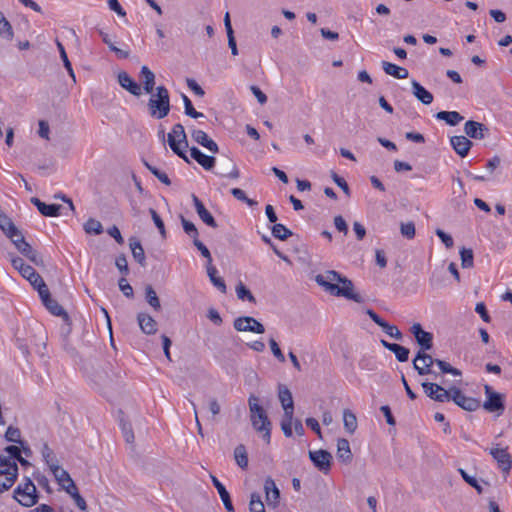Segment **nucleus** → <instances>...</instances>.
I'll use <instances>...</instances> for the list:
<instances>
[{"label":"nucleus","instance_id":"1","mask_svg":"<svg viewBox=\"0 0 512 512\" xmlns=\"http://www.w3.org/2000/svg\"><path fill=\"white\" fill-rule=\"evenodd\" d=\"M315 281L333 296H342L357 303L363 302V298L354 292L353 282L337 271L328 270L325 274H318Z\"/></svg>","mask_w":512,"mask_h":512},{"label":"nucleus","instance_id":"2","mask_svg":"<svg viewBox=\"0 0 512 512\" xmlns=\"http://www.w3.org/2000/svg\"><path fill=\"white\" fill-rule=\"evenodd\" d=\"M258 401L259 399L254 394H251L248 398L251 424L257 432L262 433V438L266 443H270L272 424L266 410Z\"/></svg>","mask_w":512,"mask_h":512},{"label":"nucleus","instance_id":"3","mask_svg":"<svg viewBox=\"0 0 512 512\" xmlns=\"http://www.w3.org/2000/svg\"><path fill=\"white\" fill-rule=\"evenodd\" d=\"M151 97L148 100V110L152 118L163 119L171 109L170 96L167 88L163 85L155 88V93H150Z\"/></svg>","mask_w":512,"mask_h":512},{"label":"nucleus","instance_id":"4","mask_svg":"<svg viewBox=\"0 0 512 512\" xmlns=\"http://www.w3.org/2000/svg\"><path fill=\"white\" fill-rule=\"evenodd\" d=\"M167 141L171 150L186 163L190 164V160L186 154L188 148V139L185 133L184 126L181 123H177L172 127V130L167 135Z\"/></svg>","mask_w":512,"mask_h":512},{"label":"nucleus","instance_id":"5","mask_svg":"<svg viewBox=\"0 0 512 512\" xmlns=\"http://www.w3.org/2000/svg\"><path fill=\"white\" fill-rule=\"evenodd\" d=\"M18 477V466L10 457L0 455V493L9 490Z\"/></svg>","mask_w":512,"mask_h":512},{"label":"nucleus","instance_id":"6","mask_svg":"<svg viewBox=\"0 0 512 512\" xmlns=\"http://www.w3.org/2000/svg\"><path fill=\"white\" fill-rule=\"evenodd\" d=\"M24 484H19L13 492L14 499L24 507L34 506L39 499L37 490L30 478H25Z\"/></svg>","mask_w":512,"mask_h":512},{"label":"nucleus","instance_id":"7","mask_svg":"<svg viewBox=\"0 0 512 512\" xmlns=\"http://www.w3.org/2000/svg\"><path fill=\"white\" fill-rule=\"evenodd\" d=\"M484 393L486 400L483 403V408L489 413H497L501 415L505 410V395L493 390L490 385L484 386Z\"/></svg>","mask_w":512,"mask_h":512},{"label":"nucleus","instance_id":"8","mask_svg":"<svg viewBox=\"0 0 512 512\" xmlns=\"http://www.w3.org/2000/svg\"><path fill=\"white\" fill-rule=\"evenodd\" d=\"M450 400L468 412L476 411L481 406L480 400L466 396L461 389L456 386L449 388V401Z\"/></svg>","mask_w":512,"mask_h":512},{"label":"nucleus","instance_id":"9","mask_svg":"<svg viewBox=\"0 0 512 512\" xmlns=\"http://www.w3.org/2000/svg\"><path fill=\"white\" fill-rule=\"evenodd\" d=\"M427 350H419L413 359V368L420 376L435 374L432 366L435 364V358L426 352Z\"/></svg>","mask_w":512,"mask_h":512},{"label":"nucleus","instance_id":"10","mask_svg":"<svg viewBox=\"0 0 512 512\" xmlns=\"http://www.w3.org/2000/svg\"><path fill=\"white\" fill-rule=\"evenodd\" d=\"M233 327L238 332H253L257 334L265 332L264 325L251 316H241L234 319Z\"/></svg>","mask_w":512,"mask_h":512},{"label":"nucleus","instance_id":"11","mask_svg":"<svg viewBox=\"0 0 512 512\" xmlns=\"http://www.w3.org/2000/svg\"><path fill=\"white\" fill-rule=\"evenodd\" d=\"M12 243L23 256L28 258L35 265L44 266L42 256L35 249H33L28 242L25 241L22 233L20 236H17L14 240H12Z\"/></svg>","mask_w":512,"mask_h":512},{"label":"nucleus","instance_id":"12","mask_svg":"<svg viewBox=\"0 0 512 512\" xmlns=\"http://www.w3.org/2000/svg\"><path fill=\"white\" fill-rule=\"evenodd\" d=\"M309 459L313 465L324 474L330 471L333 458L329 451L324 449L309 451Z\"/></svg>","mask_w":512,"mask_h":512},{"label":"nucleus","instance_id":"13","mask_svg":"<svg viewBox=\"0 0 512 512\" xmlns=\"http://www.w3.org/2000/svg\"><path fill=\"white\" fill-rule=\"evenodd\" d=\"M508 448L492 447L489 449V454L496 461L498 468L504 473L509 474L512 468V457L508 453Z\"/></svg>","mask_w":512,"mask_h":512},{"label":"nucleus","instance_id":"14","mask_svg":"<svg viewBox=\"0 0 512 512\" xmlns=\"http://www.w3.org/2000/svg\"><path fill=\"white\" fill-rule=\"evenodd\" d=\"M421 386L430 399L436 402L449 401V389L443 388L440 384L424 381Z\"/></svg>","mask_w":512,"mask_h":512},{"label":"nucleus","instance_id":"15","mask_svg":"<svg viewBox=\"0 0 512 512\" xmlns=\"http://www.w3.org/2000/svg\"><path fill=\"white\" fill-rule=\"evenodd\" d=\"M420 350H431L433 348V335L425 331L420 323H414L410 328Z\"/></svg>","mask_w":512,"mask_h":512},{"label":"nucleus","instance_id":"16","mask_svg":"<svg viewBox=\"0 0 512 512\" xmlns=\"http://www.w3.org/2000/svg\"><path fill=\"white\" fill-rule=\"evenodd\" d=\"M40 298L43 305L51 314L55 316H61L64 322H68L70 320L68 313L55 299L51 297L49 290L44 291Z\"/></svg>","mask_w":512,"mask_h":512},{"label":"nucleus","instance_id":"17","mask_svg":"<svg viewBox=\"0 0 512 512\" xmlns=\"http://www.w3.org/2000/svg\"><path fill=\"white\" fill-rule=\"evenodd\" d=\"M464 132L469 138L482 140L489 132V129L483 123L474 120H468L464 125Z\"/></svg>","mask_w":512,"mask_h":512},{"label":"nucleus","instance_id":"18","mask_svg":"<svg viewBox=\"0 0 512 512\" xmlns=\"http://www.w3.org/2000/svg\"><path fill=\"white\" fill-rule=\"evenodd\" d=\"M264 490L267 505L269 507L276 508L279 504L280 491L271 477L266 478L264 482Z\"/></svg>","mask_w":512,"mask_h":512},{"label":"nucleus","instance_id":"19","mask_svg":"<svg viewBox=\"0 0 512 512\" xmlns=\"http://www.w3.org/2000/svg\"><path fill=\"white\" fill-rule=\"evenodd\" d=\"M193 204L199 218L209 227L217 228L218 224L213 215L206 209L203 202L195 195H192Z\"/></svg>","mask_w":512,"mask_h":512},{"label":"nucleus","instance_id":"20","mask_svg":"<svg viewBox=\"0 0 512 512\" xmlns=\"http://www.w3.org/2000/svg\"><path fill=\"white\" fill-rule=\"evenodd\" d=\"M118 83L119 85L127 90L134 96L142 95V88L140 84H138L127 72L122 71L118 74Z\"/></svg>","mask_w":512,"mask_h":512},{"label":"nucleus","instance_id":"21","mask_svg":"<svg viewBox=\"0 0 512 512\" xmlns=\"http://www.w3.org/2000/svg\"><path fill=\"white\" fill-rule=\"evenodd\" d=\"M190 156L205 170H212L215 166V157L204 154L199 148L195 146L190 148Z\"/></svg>","mask_w":512,"mask_h":512},{"label":"nucleus","instance_id":"22","mask_svg":"<svg viewBox=\"0 0 512 512\" xmlns=\"http://www.w3.org/2000/svg\"><path fill=\"white\" fill-rule=\"evenodd\" d=\"M191 136L194 139L195 142H197L199 145L205 147L212 153H218L219 148L217 143L209 138L206 132L203 130L194 129L191 132Z\"/></svg>","mask_w":512,"mask_h":512},{"label":"nucleus","instance_id":"23","mask_svg":"<svg viewBox=\"0 0 512 512\" xmlns=\"http://www.w3.org/2000/svg\"><path fill=\"white\" fill-rule=\"evenodd\" d=\"M450 143H451V146L453 147V149L455 150V152L460 157L467 156L471 147L473 146V142L471 140H469L467 137L462 136V135L452 136L450 138Z\"/></svg>","mask_w":512,"mask_h":512},{"label":"nucleus","instance_id":"24","mask_svg":"<svg viewBox=\"0 0 512 512\" xmlns=\"http://www.w3.org/2000/svg\"><path fill=\"white\" fill-rule=\"evenodd\" d=\"M279 400L284 410L285 416H293L294 402L290 390L285 385L279 386Z\"/></svg>","mask_w":512,"mask_h":512},{"label":"nucleus","instance_id":"25","mask_svg":"<svg viewBox=\"0 0 512 512\" xmlns=\"http://www.w3.org/2000/svg\"><path fill=\"white\" fill-rule=\"evenodd\" d=\"M32 204H34L38 211L46 217H56L60 215L62 206L60 204H46L40 199L33 197L31 198Z\"/></svg>","mask_w":512,"mask_h":512},{"label":"nucleus","instance_id":"26","mask_svg":"<svg viewBox=\"0 0 512 512\" xmlns=\"http://www.w3.org/2000/svg\"><path fill=\"white\" fill-rule=\"evenodd\" d=\"M412 94L414 97L420 101L424 105H430L434 97L431 92H429L424 86H422L418 81L412 80L411 82Z\"/></svg>","mask_w":512,"mask_h":512},{"label":"nucleus","instance_id":"27","mask_svg":"<svg viewBox=\"0 0 512 512\" xmlns=\"http://www.w3.org/2000/svg\"><path fill=\"white\" fill-rule=\"evenodd\" d=\"M137 321L141 331L147 335H153L157 332V322L147 313H138Z\"/></svg>","mask_w":512,"mask_h":512},{"label":"nucleus","instance_id":"28","mask_svg":"<svg viewBox=\"0 0 512 512\" xmlns=\"http://www.w3.org/2000/svg\"><path fill=\"white\" fill-rule=\"evenodd\" d=\"M0 229L11 241L21 234V231L15 226L12 220L5 213L1 212Z\"/></svg>","mask_w":512,"mask_h":512},{"label":"nucleus","instance_id":"29","mask_svg":"<svg viewBox=\"0 0 512 512\" xmlns=\"http://www.w3.org/2000/svg\"><path fill=\"white\" fill-rule=\"evenodd\" d=\"M213 486L217 489V492L224 504L225 509L228 512H234V507L231 501V497L225 486L218 480L214 475H210Z\"/></svg>","mask_w":512,"mask_h":512},{"label":"nucleus","instance_id":"30","mask_svg":"<svg viewBox=\"0 0 512 512\" xmlns=\"http://www.w3.org/2000/svg\"><path fill=\"white\" fill-rule=\"evenodd\" d=\"M336 456L338 460L344 464H349L352 461L353 455L350 449L349 441L347 439H338Z\"/></svg>","mask_w":512,"mask_h":512},{"label":"nucleus","instance_id":"31","mask_svg":"<svg viewBox=\"0 0 512 512\" xmlns=\"http://www.w3.org/2000/svg\"><path fill=\"white\" fill-rule=\"evenodd\" d=\"M140 79L143 84V90L146 93H152L155 88V74L147 66H142L140 70Z\"/></svg>","mask_w":512,"mask_h":512},{"label":"nucleus","instance_id":"32","mask_svg":"<svg viewBox=\"0 0 512 512\" xmlns=\"http://www.w3.org/2000/svg\"><path fill=\"white\" fill-rule=\"evenodd\" d=\"M382 68L386 74L393 76L396 79H405L409 75L406 68L400 67L388 61H382Z\"/></svg>","mask_w":512,"mask_h":512},{"label":"nucleus","instance_id":"33","mask_svg":"<svg viewBox=\"0 0 512 512\" xmlns=\"http://www.w3.org/2000/svg\"><path fill=\"white\" fill-rule=\"evenodd\" d=\"M129 246L135 261H137L141 266H145L146 258L141 242L133 236L129 239Z\"/></svg>","mask_w":512,"mask_h":512},{"label":"nucleus","instance_id":"34","mask_svg":"<svg viewBox=\"0 0 512 512\" xmlns=\"http://www.w3.org/2000/svg\"><path fill=\"white\" fill-rule=\"evenodd\" d=\"M435 118L444 121L449 126H456L464 119L457 111H439L435 114Z\"/></svg>","mask_w":512,"mask_h":512},{"label":"nucleus","instance_id":"35","mask_svg":"<svg viewBox=\"0 0 512 512\" xmlns=\"http://www.w3.org/2000/svg\"><path fill=\"white\" fill-rule=\"evenodd\" d=\"M219 175L229 179H238L240 177V171L235 162L228 158L225 163L222 164Z\"/></svg>","mask_w":512,"mask_h":512},{"label":"nucleus","instance_id":"36","mask_svg":"<svg viewBox=\"0 0 512 512\" xmlns=\"http://www.w3.org/2000/svg\"><path fill=\"white\" fill-rule=\"evenodd\" d=\"M207 274L212 284L222 293H226L227 287L222 277L217 276V269L213 265H207Z\"/></svg>","mask_w":512,"mask_h":512},{"label":"nucleus","instance_id":"37","mask_svg":"<svg viewBox=\"0 0 512 512\" xmlns=\"http://www.w3.org/2000/svg\"><path fill=\"white\" fill-rule=\"evenodd\" d=\"M32 272V275H28L25 279L30 282L33 288L37 290L39 296H41L44 291L49 289L40 274L37 273L35 269Z\"/></svg>","mask_w":512,"mask_h":512},{"label":"nucleus","instance_id":"38","mask_svg":"<svg viewBox=\"0 0 512 512\" xmlns=\"http://www.w3.org/2000/svg\"><path fill=\"white\" fill-rule=\"evenodd\" d=\"M343 423L345 430L352 434L357 429V418L356 415L349 409L343 411Z\"/></svg>","mask_w":512,"mask_h":512},{"label":"nucleus","instance_id":"39","mask_svg":"<svg viewBox=\"0 0 512 512\" xmlns=\"http://www.w3.org/2000/svg\"><path fill=\"white\" fill-rule=\"evenodd\" d=\"M12 266L19 271V273L26 278L28 275H32L34 268L24 262L21 257L15 256L11 259Z\"/></svg>","mask_w":512,"mask_h":512},{"label":"nucleus","instance_id":"40","mask_svg":"<svg viewBox=\"0 0 512 512\" xmlns=\"http://www.w3.org/2000/svg\"><path fill=\"white\" fill-rule=\"evenodd\" d=\"M145 299L147 303L155 310L160 311L161 310V303L157 296L156 291L151 285H147L145 287Z\"/></svg>","mask_w":512,"mask_h":512},{"label":"nucleus","instance_id":"41","mask_svg":"<svg viewBox=\"0 0 512 512\" xmlns=\"http://www.w3.org/2000/svg\"><path fill=\"white\" fill-rule=\"evenodd\" d=\"M0 37L11 41L14 37L13 28L10 22L5 18L4 14L0 11Z\"/></svg>","mask_w":512,"mask_h":512},{"label":"nucleus","instance_id":"42","mask_svg":"<svg viewBox=\"0 0 512 512\" xmlns=\"http://www.w3.org/2000/svg\"><path fill=\"white\" fill-rule=\"evenodd\" d=\"M234 457L238 466L242 469H246L248 466V455L246 447L243 444L236 446L234 450Z\"/></svg>","mask_w":512,"mask_h":512},{"label":"nucleus","instance_id":"43","mask_svg":"<svg viewBox=\"0 0 512 512\" xmlns=\"http://www.w3.org/2000/svg\"><path fill=\"white\" fill-rule=\"evenodd\" d=\"M56 45H57V48H58V51L60 54V58L63 61V65H64L65 69L67 70L68 74L71 76L73 81L75 82L76 79H75V74H74V71L72 68V64H71L70 60L68 59V56H67V53L65 51L63 44L59 40H56Z\"/></svg>","mask_w":512,"mask_h":512},{"label":"nucleus","instance_id":"44","mask_svg":"<svg viewBox=\"0 0 512 512\" xmlns=\"http://www.w3.org/2000/svg\"><path fill=\"white\" fill-rule=\"evenodd\" d=\"M50 470L61 486H63L67 481H71L72 479L69 473L62 467H60L58 464L51 465Z\"/></svg>","mask_w":512,"mask_h":512},{"label":"nucleus","instance_id":"45","mask_svg":"<svg viewBox=\"0 0 512 512\" xmlns=\"http://www.w3.org/2000/svg\"><path fill=\"white\" fill-rule=\"evenodd\" d=\"M292 234V231L285 227L283 224L275 223L272 226V235L281 241L287 240L292 236Z\"/></svg>","mask_w":512,"mask_h":512},{"label":"nucleus","instance_id":"46","mask_svg":"<svg viewBox=\"0 0 512 512\" xmlns=\"http://www.w3.org/2000/svg\"><path fill=\"white\" fill-rule=\"evenodd\" d=\"M182 100L184 103V112L187 116L194 118V119L205 117L203 113L195 110L191 100L189 99V97L187 95L182 94Z\"/></svg>","mask_w":512,"mask_h":512},{"label":"nucleus","instance_id":"47","mask_svg":"<svg viewBox=\"0 0 512 512\" xmlns=\"http://www.w3.org/2000/svg\"><path fill=\"white\" fill-rule=\"evenodd\" d=\"M84 231L87 233V234H95V235H99L103 232V226L102 224L94 219V218H89L85 223H84Z\"/></svg>","mask_w":512,"mask_h":512},{"label":"nucleus","instance_id":"48","mask_svg":"<svg viewBox=\"0 0 512 512\" xmlns=\"http://www.w3.org/2000/svg\"><path fill=\"white\" fill-rule=\"evenodd\" d=\"M236 294H237V297L240 299V300H247L249 301L250 303H253L255 304L256 303V298L254 297V295L251 293V291L242 283V282H239L236 286Z\"/></svg>","mask_w":512,"mask_h":512},{"label":"nucleus","instance_id":"49","mask_svg":"<svg viewBox=\"0 0 512 512\" xmlns=\"http://www.w3.org/2000/svg\"><path fill=\"white\" fill-rule=\"evenodd\" d=\"M143 164L160 182L167 186L171 184V180L165 172H162L155 166H152L146 160H143Z\"/></svg>","mask_w":512,"mask_h":512},{"label":"nucleus","instance_id":"50","mask_svg":"<svg viewBox=\"0 0 512 512\" xmlns=\"http://www.w3.org/2000/svg\"><path fill=\"white\" fill-rule=\"evenodd\" d=\"M461 266L462 268H472L474 265L473 250L463 247L460 250Z\"/></svg>","mask_w":512,"mask_h":512},{"label":"nucleus","instance_id":"51","mask_svg":"<svg viewBox=\"0 0 512 512\" xmlns=\"http://www.w3.org/2000/svg\"><path fill=\"white\" fill-rule=\"evenodd\" d=\"M181 218V224L183 227L184 232L193 238V241H196L199 236L198 229L196 228L195 224L189 220H187L184 216H180Z\"/></svg>","mask_w":512,"mask_h":512},{"label":"nucleus","instance_id":"52","mask_svg":"<svg viewBox=\"0 0 512 512\" xmlns=\"http://www.w3.org/2000/svg\"><path fill=\"white\" fill-rule=\"evenodd\" d=\"M5 439L8 442L17 443L23 446V441L21 440V432L19 428L14 426H9L5 433Z\"/></svg>","mask_w":512,"mask_h":512},{"label":"nucleus","instance_id":"53","mask_svg":"<svg viewBox=\"0 0 512 512\" xmlns=\"http://www.w3.org/2000/svg\"><path fill=\"white\" fill-rule=\"evenodd\" d=\"M250 512H266L265 506L261 500V496L258 493H252L249 503Z\"/></svg>","mask_w":512,"mask_h":512},{"label":"nucleus","instance_id":"54","mask_svg":"<svg viewBox=\"0 0 512 512\" xmlns=\"http://www.w3.org/2000/svg\"><path fill=\"white\" fill-rule=\"evenodd\" d=\"M401 235L407 239H413L416 234L415 224L413 221L402 222L400 224Z\"/></svg>","mask_w":512,"mask_h":512},{"label":"nucleus","instance_id":"55","mask_svg":"<svg viewBox=\"0 0 512 512\" xmlns=\"http://www.w3.org/2000/svg\"><path fill=\"white\" fill-rule=\"evenodd\" d=\"M459 473L462 476L463 480L473 487L478 494L483 492L482 486L478 483L477 479L474 476H470L464 469L460 468Z\"/></svg>","mask_w":512,"mask_h":512},{"label":"nucleus","instance_id":"56","mask_svg":"<svg viewBox=\"0 0 512 512\" xmlns=\"http://www.w3.org/2000/svg\"><path fill=\"white\" fill-rule=\"evenodd\" d=\"M120 427H121V431L123 433L125 441L127 443H133L134 442V433H133L131 424L128 421L121 418L120 419Z\"/></svg>","mask_w":512,"mask_h":512},{"label":"nucleus","instance_id":"57","mask_svg":"<svg viewBox=\"0 0 512 512\" xmlns=\"http://www.w3.org/2000/svg\"><path fill=\"white\" fill-rule=\"evenodd\" d=\"M42 456L46 464L51 468V465L58 464V460L56 459L53 450L48 446V444H44L41 450Z\"/></svg>","mask_w":512,"mask_h":512},{"label":"nucleus","instance_id":"58","mask_svg":"<svg viewBox=\"0 0 512 512\" xmlns=\"http://www.w3.org/2000/svg\"><path fill=\"white\" fill-rule=\"evenodd\" d=\"M230 192L237 200L245 202L250 207L256 206L258 204L257 201L248 198L245 192L240 188H232Z\"/></svg>","mask_w":512,"mask_h":512},{"label":"nucleus","instance_id":"59","mask_svg":"<svg viewBox=\"0 0 512 512\" xmlns=\"http://www.w3.org/2000/svg\"><path fill=\"white\" fill-rule=\"evenodd\" d=\"M149 213L152 217V220H153L155 226L159 230V233L161 234L162 238H166V229H165V225H164L162 218L159 216V214L153 208L149 209Z\"/></svg>","mask_w":512,"mask_h":512},{"label":"nucleus","instance_id":"60","mask_svg":"<svg viewBox=\"0 0 512 512\" xmlns=\"http://www.w3.org/2000/svg\"><path fill=\"white\" fill-rule=\"evenodd\" d=\"M399 362H406L409 359L410 350L405 346L396 344L392 351Z\"/></svg>","mask_w":512,"mask_h":512},{"label":"nucleus","instance_id":"61","mask_svg":"<svg viewBox=\"0 0 512 512\" xmlns=\"http://www.w3.org/2000/svg\"><path fill=\"white\" fill-rule=\"evenodd\" d=\"M381 328L390 337H392L396 340H402L403 334L395 325H391L387 321H385V323L382 325Z\"/></svg>","mask_w":512,"mask_h":512},{"label":"nucleus","instance_id":"62","mask_svg":"<svg viewBox=\"0 0 512 512\" xmlns=\"http://www.w3.org/2000/svg\"><path fill=\"white\" fill-rule=\"evenodd\" d=\"M331 177L334 181V183L343 190V192L346 194V195H350V188L346 182V180L339 176L336 172L332 171L331 173Z\"/></svg>","mask_w":512,"mask_h":512},{"label":"nucleus","instance_id":"63","mask_svg":"<svg viewBox=\"0 0 512 512\" xmlns=\"http://www.w3.org/2000/svg\"><path fill=\"white\" fill-rule=\"evenodd\" d=\"M93 381L100 387H106L110 383V378L104 371H96L93 375Z\"/></svg>","mask_w":512,"mask_h":512},{"label":"nucleus","instance_id":"64","mask_svg":"<svg viewBox=\"0 0 512 512\" xmlns=\"http://www.w3.org/2000/svg\"><path fill=\"white\" fill-rule=\"evenodd\" d=\"M119 289L127 298H133L134 292L132 286L127 282L126 278L122 277L118 281Z\"/></svg>","mask_w":512,"mask_h":512}]
</instances>
